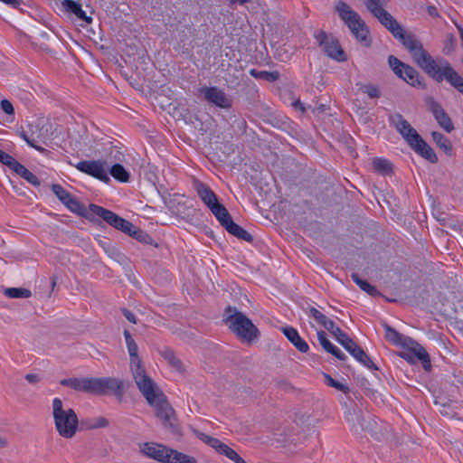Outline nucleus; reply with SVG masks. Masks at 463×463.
Instances as JSON below:
<instances>
[{
    "label": "nucleus",
    "mask_w": 463,
    "mask_h": 463,
    "mask_svg": "<svg viewBox=\"0 0 463 463\" xmlns=\"http://www.w3.org/2000/svg\"><path fill=\"white\" fill-rule=\"evenodd\" d=\"M278 384L281 390L286 391V392L293 389V386L285 381L279 382Z\"/></svg>",
    "instance_id": "nucleus-55"
},
{
    "label": "nucleus",
    "mask_w": 463,
    "mask_h": 463,
    "mask_svg": "<svg viewBox=\"0 0 463 463\" xmlns=\"http://www.w3.org/2000/svg\"><path fill=\"white\" fill-rule=\"evenodd\" d=\"M324 377H325V383L328 386L333 387L344 393H348L350 392V388L347 384L333 379L331 375H329L327 373H324Z\"/></svg>",
    "instance_id": "nucleus-40"
},
{
    "label": "nucleus",
    "mask_w": 463,
    "mask_h": 463,
    "mask_svg": "<svg viewBox=\"0 0 463 463\" xmlns=\"http://www.w3.org/2000/svg\"><path fill=\"white\" fill-rule=\"evenodd\" d=\"M167 203L168 208H170V209H171V208H172V206L169 204V203H170V202H169V203Z\"/></svg>",
    "instance_id": "nucleus-62"
},
{
    "label": "nucleus",
    "mask_w": 463,
    "mask_h": 463,
    "mask_svg": "<svg viewBox=\"0 0 463 463\" xmlns=\"http://www.w3.org/2000/svg\"><path fill=\"white\" fill-rule=\"evenodd\" d=\"M329 331L337 340V342L345 349L350 347V345H353L354 340L349 337V335L344 332L339 326H337L335 323L333 324V328L328 329Z\"/></svg>",
    "instance_id": "nucleus-28"
},
{
    "label": "nucleus",
    "mask_w": 463,
    "mask_h": 463,
    "mask_svg": "<svg viewBox=\"0 0 463 463\" xmlns=\"http://www.w3.org/2000/svg\"><path fill=\"white\" fill-rule=\"evenodd\" d=\"M308 315L311 316L318 324H320L326 330L333 328V320L329 319L321 313L318 309L314 307H310L308 309Z\"/></svg>",
    "instance_id": "nucleus-30"
},
{
    "label": "nucleus",
    "mask_w": 463,
    "mask_h": 463,
    "mask_svg": "<svg viewBox=\"0 0 463 463\" xmlns=\"http://www.w3.org/2000/svg\"><path fill=\"white\" fill-rule=\"evenodd\" d=\"M223 322L243 343L250 344L260 336V331L252 321L236 307L229 306L225 308Z\"/></svg>",
    "instance_id": "nucleus-3"
},
{
    "label": "nucleus",
    "mask_w": 463,
    "mask_h": 463,
    "mask_svg": "<svg viewBox=\"0 0 463 463\" xmlns=\"http://www.w3.org/2000/svg\"><path fill=\"white\" fill-rule=\"evenodd\" d=\"M201 93L204 99L221 109H229L232 106V99L224 90L217 87H203Z\"/></svg>",
    "instance_id": "nucleus-13"
},
{
    "label": "nucleus",
    "mask_w": 463,
    "mask_h": 463,
    "mask_svg": "<svg viewBox=\"0 0 463 463\" xmlns=\"http://www.w3.org/2000/svg\"><path fill=\"white\" fill-rule=\"evenodd\" d=\"M9 445L8 439L3 436H0V449H5Z\"/></svg>",
    "instance_id": "nucleus-58"
},
{
    "label": "nucleus",
    "mask_w": 463,
    "mask_h": 463,
    "mask_svg": "<svg viewBox=\"0 0 463 463\" xmlns=\"http://www.w3.org/2000/svg\"><path fill=\"white\" fill-rule=\"evenodd\" d=\"M160 354L176 371H178V372L184 371V366L182 361L175 355V352L172 349H170L168 347H165L163 350L160 351Z\"/></svg>",
    "instance_id": "nucleus-27"
},
{
    "label": "nucleus",
    "mask_w": 463,
    "mask_h": 463,
    "mask_svg": "<svg viewBox=\"0 0 463 463\" xmlns=\"http://www.w3.org/2000/svg\"><path fill=\"white\" fill-rule=\"evenodd\" d=\"M388 63L393 72L410 85L413 87H425V84L422 83V80L420 78L419 72L413 67L401 61L393 55L388 57Z\"/></svg>",
    "instance_id": "nucleus-9"
},
{
    "label": "nucleus",
    "mask_w": 463,
    "mask_h": 463,
    "mask_svg": "<svg viewBox=\"0 0 463 463\" xmlns=\"http://www.w3.org/2000/svg\"><path fill=\"white\" fill-rule=\"evenodd\" d=\"M52 191L62 203L71 195L67 190L58 184L52 185Z\"/></svg>",
    "instance_id": "nucleus-43"
},
{
    "label": "nucleus",
    "mask_w": 463,
    "mask_h": 463,
    "mask_svg": "<svg viewBox=\"0 0 463 463\" xmlns=\"http://www.w3.org/2000/svg\"><path fill=\"white\" fill-rule=\"evenodd\" d=\"M148 392L150 394L144 398L149 405L155 407L156 417L162 421L165 428L174 430L175 411L167 402L165 395L157 385L152 387Z\"/></svg>",
    "instance_id": "nucleus-6"
},
{
    "label": "nucleus",
    "mask_w": 463,
    "mask_h": 463,
    "mask_svg": "<svg viewBox=\"0 0 463 463\" xmlns=\"http://www.w3.org/2000/svg\"><path fill=\"white\" fill-rule=\"evenodd\" d=\"M411 350L414 354V355L421 362L422 367L425 371H430L431 368V363L430 359V355L427 351L422 347L419 343L411 340Z\"/></svg>",
    "instance_id": "nucleus-23"
},
{
    "label": "nucleus",
    "mask_w": 463,
    "mask_h": 463,
    "mask_svg": "<svg viewBox=\"0 0 463 463\" xmlns=\"http://www.w3.org/2000/svg\"><path fill=\"white\" fill-rule=\"evenodd\" d=\"M374 170L381 175H389L392 171V166L390 161L383 158H374L373 161Z\"/></svg>",
    "instance_id": "nucleus-36"
},
{
    "label": "nucleus",
    "mask_w": 463,
    "mask_h": 463,
    "mask_svg": "<svg viewBox=\"0 0 463 463\" xmlns=\"http://www.w3.org/2000/svg\"><path fill=\"white\" fill-rule=\"evenodd\" d=\"M122 313L124 315V317L130 322V323H133V324H136L137 323V318H136V316L128 309L127 308H123L122 309Z\"/></svg>",
    "instance_id": "nucleus-52"
},
{
    "label": "nucleus",
    "mask_w": 463,
    "mask_h": 463,
    "mask_svg": "<svg viewBox=\"0 0 463 463\" xmlns=\"http://www.w3.org/2000/svg\"><path fill=\"white\" fill-rule=\"evenodd\" d=\"M109 422L105 417H98L94 419L88 426L87 429L89 430H95V429H101V428H107L109 426Z\"/></svg>",
    "instance_id": "nucleus-47"
},
{
    "label": "nucleus",
    "mask_w": 463,
    "mask_h": 463,
    "mask_svg": "<svg viewBox=\"0 0 463 463\" xmlns=\"http://www.w3.org/2000/svg\"><path fill=\"white\" fill-rule=\"evenodd\" d=\"M196 435L203 442L216 449L220 454L226 446V444L222 443L220 439L203 432L196 431Z\"/></svg>",
    "instance_id": "nucleus-32"
},
{
    "label": "nucleus",
    "mask_w": 463,
    "mask_h": 463,
    "mask_svg": "<svg viewBox=\"0 0 463 463\" xmlns=\"http://www.w3.org/2000/svg\"><path fill=\"white\" fill-rule=\"evenodd\" d=\"M388 120L418 155L430 163L434 164L438 162V156L434 150L423 140L420 135L411 126L402 114H390Z\"/></svg>",
    "instance_id": "nucleus-2"
},
{
    "label": "nucleus",
    "mask_w": 463,
    "mask_h": 463,
    "mask_svg": "<svg viewBox=\"0 0 463 463\" xmlns=\"http://www.w3.org/2000/svg\"><path fill=\"white\" fill-rule=\"evenodd\" d=\"M323 51L328 57L335 61H346L345 52L341 48L339 42L335 38H330L329 42L324 46Z\"/></svg>",
    "instance_id": "nucleus-19"
},
{
    "label": "nucleus",
    "mask_w": 463,
    "mask_h": 463,
    "mask_svg": "<svg viewBox=\"0 0 463 463\" xmlns=\"http://www.w3.org/2000/svg\"><path fill=\"white\" fill-rule=\"evenodd\" d=\"M0 106H1L2 110L5 114H7L9 116L14 115V109L13 104L10 102V100H8L6 99H2L0 102Z\"/></svg>",
    "instance_id": "nucleus-48"
},
{
    "label": "nucleus",
    "mask_w": 463,
    "mask_h": 463,
    "mask_svg": "<svg viewBox=\"0 0 463 463\" xmlns=\"http://www.w3.org/2000/svg\"><path fill=\"white\" fill-rule=\"evenodd\" d=\"M29 129H30V132H31L30 136H28L24 131H22L21 137L30 146L33 147L37 151L42 152V153L44 152L45 149L43 146H40L36 145V142H39V141L43 140V138H41V135L40 134L35 136V133L38 130V126L37 125L30 124L29 125Z\"/></svg>",
    "instance_id": "nucleus-24"
},
{
    "label": "nucleus",
    "mask_w": 463,
    "mask_h": 463,
    "mask_svg": "<svg viewBox=\"0 0 463 463\" xmlns=\"http://www.w3.org/2000/svg\"><path fill=\"white\" fill-rule=\"evenodd\" d=\"M230 1L233 4H239V5H244L248 2H250V0H230Z\"/></svg>",
    "instance_id": "nucleus-59"
},
{
    "label": "nucleus",
    "mask_w": 463,
    "mask_h": 463,
    "mask_svg": "<svg viewBox=\"0 0 463 463\" xmlns=\"http://www.w3.org/2000/svg\"><path fill=\"white\" fill-rule=\"evenodd\" d=\"M209 209L222 227L228 223L229 220L232 219L225 206L219 202L213 204Z\"/></svg>",
    "instance_id": "nucleus-25"
},
{
    "label": "nucleus",
    "mask_w": 463,
    "mask_h": 463,
    "mask_svg": "<svg viewBox=\"0 0 463 463\" xmlns=\"http://www.w3.org/2000/svg\"><path fill=\"white\" fill-rule=\"evenodd\" d=\"M127 234L145 244H152L153 239L151 236L135 225L134 228Z\"/></svg>",
    "instance_id": "nucleus-39"
},
{
    "label": "nucleus",
    "mask_w": 463,
    "mask_h": 463,
    "mask_svg": "<svg viewBox=\"0 0 463 463\" xmlns=\"http://www.w3.org/2000/svg\"><path fill=\"white\" fill-rule=\"evenodd\" d=\"M250 74L256 79H262L269 82H274L278 80L280 77V73L278 71H266L252 69L250 71Z\"/></svg>",
    "instance_id": "nucleus-34"
},
{
    "label": "nucleus",
    "mask_w": 463,
    "mask_h": 463,
    "mask_svg": "<svg viewBox=\"0 0 463 463\" xmlns=\"http://www.w3.org/2000/svg\"><path fill=\"white\" fill-rule=\"evenodd\" d=\"M127 348L129 357L138 354V347L135 341L133 343L128 344Z\"/></svg>",
    "instance_id": "nucleus-51"
},
{
    "label": "nucleus",
    "mask_w": 463,
    "mask_h": 463,
    "mask_svg": "<svg viewBox=\"0 0 463 463\" xmlns=\"http://www.w3.org/2000/svg\"><path fill=\"white\" fill-rule=\"evenodd\" d=\"M0 162L3 165L8 166L14 172L16 170V168L20 165V163L17 160H15L13 156H11L10 155L2 151L1 149H0Z\"/></svg>",
    "instance_id": "nucleus-41"
},
{
    "label": "nucleus",
    "mask_w": 463,
    "mask_h": 463,
    "mask_svg": "<svg viewBox=\"0 0 463 463\" xmlns=\"http://www.w3.org/2000/svg\"><path fill=\"white\" fill-rule=\"evenodd\" d=\"M352 279L355 284H357L361 289L368 293L370 296L376 297L380 296L379 290L370 283H368L366 280L362 279L358 274H352Z\"/></svg>",
    "instance_id": "nucleus-33"
},
{
    "label": "nucleus",
    "mask_w": 463,
    "mask_h": 463,
    "mask_svg": "<svg viewBox=\"0 0 463 463\" xmlns=\"http://www.w3.org/2000/svg\"><path fill=\"white\" fill-rule=\"evenodd\" d=\"M194 188L208 208L218 202V198L214 192L204 183L195 179L194 181Z\"/></svg>",
    "instance_id": "nucleus-16"
},
{
    "label": "nucleus",
    "mask_w": 463,
    "mask_h": 463,
    "mask_svg": "<svg viewBox=\"0 0 463 463\" xmlns=\"http://www.w3.org/2000/svg\"><path fill=\"white\" fill-rule=\"evenodd\" d=\"M345 350L350 353L357 361H362V358H366V353L356 345L354 341L353 345H350V347L345 348Z\"/></svg>",
    "instance_id": "nucleus-46"
},
{
    "label": "nucleus",
    "mask_w": 463,
    "mask_h": 463,
    "mask_svg": "<svg viewBox=\"0 0 463 463\" xmlns=\"http://www.w3.org/2000/svg\"><path fill=\"white\" fill-rule=\"evenodd\" d=\"M432 138L436 145L442 149L447 155H451L452 146L450 141L440 132L433 131Z\"/></svg>",
    "instance_id": "nucleus-31"
},
{
    "label": "nucleus",
    "mask_w": 463,
    "mask_h": 463,
    "mask_svg": "<svg viewBox=\"0 0 463 463\" xmlns=\"http://www.w3.org/2000/svg\"><path fill=\"white\" fill-rule=\"evenodd\" d=\"M24 379L32 385L36 386L43 380L42 376L39 373H26L24 375Z\"/></svg>",
    "instance_id": "nucleus-49"
},
{
    "label": "nucleus",
    "mask_w": 463,
    "mask_h": 463,
    "mask_svg": "<svg viewBox=\"0 0 463 463\" xmlns=\"http://www.w3.org/2000/svg\"><path fill=\"white\" fill-rule=\"evenodd\" d=\"M56 285V279L55 278H52V288Z\"/></svg>",
    "instance_id": "nucleus-61"
},
{
    "label": "nucleus",
    "mask_w": 463,
    "mask_h": 463,
    "mask_svg": "<svg viewBox=\"0 0 463 463\" xmlns=\"http://www.w3.org/2000/svg\"><path fill=\"white\" fill-rule=\"evenodd\" d=\"M62 386L70 387L77 392L91 394L92 377L85 378H65L60 381Z\"/></svg>",
    "instance_id": "nucleus-15"
},
{
    "label": "nucleus",
    "mask_w": 463,
    "mask_h": 463,
    "mask_svg": "<svg viewBox=\"0 0 463 463\" xmlns=\"http://www.w3.org/2000/svg\"><path fill=\"white\" fill-rule=\"evenodd\" d=\"M76 168L89 175H91L102 182L109 183V177L108 175V164L106 161L101 160H84L80 161Z\"/></svg>",
    "instance_id": "nucleus-11"
},
{
    "label": "nucleus",
    "mask_w": 463,
    "mask_h": 463,
    "mask_svg": "<svg viewBox=\"0 0 463 463\" xmlns=\"http://www.w3.org/2000/svg\"><path fill=\"white\" fill-rule=\"evenodd\" d=\"M359 90L371 99H377L381 96L380 88L373 84H361Z\"/></svg>",
    "instance_id": "nucleus-42"
},
{
    "label": "nucleus",
    "mask_w": 463,
    "mask_h": 463,
    "mask_svg": "<svg viewBox=\"0 0 463 463\" xmlns=\"http://www.w3.org/2000/svg\"><path fill=\"white\" fill-rule=\"evenodd\" d=\"M18 175H20L22 178L26 180L28 183L34 186H39L41 184L40 180L38 177L33 175L32 172H30L24 165L22 164L19 165V166L14 171Z\"/></svg>",
    "instance_id": "nucleus-35"
},
{
    "label": "nucleus",
    "mask_w": 463,
    "mask_h": 463,
    "mask_svg": "<svg viewBox=\"0 0 463 463\" xmlns=\"http://www.w3.org/2000/svg\"><path fill=\"white\" fill-rule=\"evenodd\" d=\"M52 415L56 430L59 435L65 439H71L78 430V417L73 409L63 408L60 398L52 400Z\"/></svg>",
    "instance_id": "nucleus-4"
},
{
    "label": "nucleus",
    "mask_w": 463,
    "mask_h": 463,
    "mask_svg": "<svg viewBox=\"0 0 463 463\" xmlns=\"http://www.w3.org/2000/svg\"><path fill=\"white\" fill-rule=\"evenodd\" d=\"M110 175L118 181L126 183L129 179V174L120 164H114L110 170Z\"/></svg>",
    "instance_id": "nucleus-37"
},
{
    "label": "nucleus",
    "mask_w": 463,
    "mask_h": 463,
    "mask_svg": "<svg viewBox=\"0 0 463 463\" xmlns=\"http://www.w3.org/2000/svg\"><path fill=\"white\" fill-rule=\"evenodd\" d=\"M281 331L298 351L301 353H307L308 351V344L299 335L296 328L285 326L281 327Z\"/></svg>",
    "instance_id": "nucleus-17"
},
{
    "label": "nucleus",
    "mask_w": 463,
    "mask_h": 463,
    "mask_svg": "<svg viewBox=\"0 0 463 463\" xmlns=\"http://www.w3.org/2000/svg\"><path fill=\"white\" fill-rule=\"evenodd\" d=\"M5 295L10 298H28L32 296V292L23 288H8L5 289Z\"/></svg>",
    "instance_id": "nucleus-38"
},
{
    "label": "nucleus",
    "mask_w": 463,
    "mask_h": 463,
    "mask_svg": "<svg viewBox=\"0 0 463 463\" xmlns=\"http://www.w3.org/2000/svg\"><path fill=\"white\" fill-rule=\"evenodd\" d=\"M384 329L386 333L385 337L387 340L394 344H399L401 342L402 335L400 333H398L394 328H392L389 325H384Z\"/></svg>",
    "instance_id": "nucleus-44"
},
{
    "label": "nucleus",
    "mask_w": 463,
    "mask_h": 463,
    "mask_svg": "<svg viewBox=\"0 0 463 463\" xmlns=\"http://www.w3.org/2000/svg\"><path fill=\"white\" fill-rule=\"evenodd\" d=\"M368 11L383 25L392 36L409 51L414 62L434 81L446 80L463 95V77L444 58L434 59L422 46L415 35L407 33L397 20L384 9L386 0H365Z\"/></svg>",
    "instance_id": "nucleus-1"
},
{
    "label": "nucleus",
    "mask_w": 463,
    "mask_h": 463,
    "mask_svg": "<svg viewBox=\"0 0 463 463\" xmlns=\"http://www.w3.org/2000/svg\"><path fill=\"white\" fill-rule=\"evenodd\" d=\"M128 385L124 380L116 377H92L91 394L106 395L113 393L116 399L121 402Z\"/></svg>",
    "instance_id": "nucleus-7"
},
{
    "label": "nucleus",
    "mask_w": 463,
    "mask_h": 463,
    "mask_svg": "<svg viewBox=\"0 0 463 463\" xmlns=\"http://www.w3.org/2000/svg\"><path fill=\"white\" fill-rule=\"evenodd\" d=\"M221 454L225 455L229 459L232 460L234 463H246V461L228 445L225 446Z\"/></svg>",
    "instance_id": "nucleus-45"
},
{
    "label": "nucleus",
    "mask_w": 463,
    "mask_h": 463,
    "mask_svg": "<svg viewBox=\"0 0 463 463\" xmlns=\"http://www.w3.org/2000/svg\"><path fill=\"white\" fill-rule=\"evenodd\" d=\"M295 106H298V108H300V109H301L302 111H304V110H305V109L302 107V105H301L298 101L295 103Z\"/></svg>",
    "instance_id": "nucleus-60"
},
{
    "label": "nucleus",
    "mask_w": 463,
    "mask_h": 463,
    "mask_svg": "<svg viewBox=\"0 0 463 463\" xmlns=\"http://www.w3.org/2000/svg\"><path fill=\"white\" fill-rule=\"evenodd\" d=\"M123 335L125 337L126 345L133 343L135 341L128 330L125 329Z\"/></svg>",
    "instance_id": "nucleus-57"
},
{
    "label": "nucleus",
    "mask_w": 463,
    "mask_h": 463,
    "mask_svg": "<svg viewBox=\"0 0 463 463\" xmlns=\"http://www.w3.org/2000/svg\"><path fill=\"white\" fill-rule=\"evenodd\" d=\"M1 2L5 3V5L16 8L20 5L21 1L20 0H0Z\"/></svg>",
    "instance_id": "nucleus-54"
},
{
    "label": "nucleus",
    "mask_w": 463,
    "mask_h": 463,
    "mask_svg": "<svg viewBox=\"0 0 463 463\" xmlns=\"http://www.w3.org/2000/svg\"><path fill=\"white\" fill-rule=\"evenodd\" d=\"M346 420L352 425L356 431L364 430V418L361 411L356 408H350L345 413Z\"/></svg>",
    "instance_id": "nucleus-26"
},
{
    "label": "nucleus",
    "mask_w": 463,
    "mask_h": 463,
    "mask_svg": "<svg viewBox=\"0 0 463 463\" xmlns=\"http://www.w3.org/2000/svg\"><path fill=\"white\" fill-rule=\"evenodd\" d=\"M61 5L66 13L73 14L76 18L88 24L92 22V18L86 14L80 3L74 0H63Z\"/></svg>",
    "instance_id": "nucleus-18"
},
{
    "label": "nucleus",
    "mask_w": 463,
    "mask_h": 463,
    "mask_svg": "<svg viewBox=\"0 0 463 463\" xmlns=\"http://www.w3.org/2000/svg\"><path fill=\"white\" fill-rule=\"evenodd\" d=\"M425 104L428 109L432 113L439 126L446 132L450 133L454 129V125L450 117L447 114L441 105L432 97L426 98Z\"/></svg>",
    "instance_id": "nucleus-12"
},
{
    "label": "nucleus",
    "mask_w": 463,
    "mask_h": 463,
    "mask_svg": "<svg viewBox=\"0 0 463 463\" xmlns=\"http://www.w3.org/2000/svg\"><path fill=\"white\" fill-rule=\"evenodd\" d=\"M364 366L377 370V366L374 364V363L371 360V358L366 354V358H362V361H359Z\"/></svg>",
    "instance_id": "nucleus-53"
},
{
    "label": "nucleus",
    "mask_w": 463,
    "mask_h": 463,
    "mask_svg": "<svg viewBox=\"0 0 463 463\" xmlns=\"http://www.w3.org/2000/svg\"><path fill=\"white\" fill-rule=\"evenodd\" d=\"M317 41L319 43V46L323 47L326 45V43L329 42L330 39L327 38L325 32H320L317 36Z\"/></svg>",
    "instance_id": "nucleus-50"
},
{
    "label": "nucleus",
    "mask_w": 463,
    "mask_h": 463,
    "mask_svg": "<svg viewBox=\"0 0 463 463\" xmlns=\"http://www.w3.org/2000/svg\"><path fill=\"white\" fill-rule=\"evenodd\" d=\"M335 9L340 19L346 24L356 40L369 46L370 41H368V35L370 32L360 14L344 1H338Z\"/></svg>",
    "instance_id": "nucleus-5"
},
{
    "label": "nucleus",
    "mask_w": 463,
    "mask_h": 463,
    "mask_svg": "<svg viewBox=\"0 0 463 463\" xmlns=\"http://www.w3.org/2000/svg\"><path fill=\"white\" fill-rule=\"evenodd\" d=\"M166 463H197V460L194 457L170 449Z\"/></svg>",
    "instance_id": "nucleus-29"
},
{
    "label": "nucleus",
    "mask_w": 463,
    "mask_h": 463,
    "mask_svg": "<svg viewBox=\"0 0 463 463\" xmlns=\"http://www.w3.org/2000/svg\"><path fill=\"white\" fill-rule=\"evenodd\" d=\"M129 358L130 369L137 389L143 396H148L150 394L148 391H151V388L156 385V383L146 374L143 362L138 354Z\"/></svg>",
    "instance_id": "nucleus-8"
},
{
    "label": "nucleus",
    "mask_w": 463,
    "mask_h": 463,
    "mask_svg": "<svg viewBox=\"0 0 463 463\" xmlns=\"http://www.w3.org/2000/svg\"><path fill=\"white\" fill-rule=\"evenodd\" d=\"M317 339L320 345L326 352L331 354L338 360L344 361L346 359V355L327 339L326 334L324 331H317Z\"/></svg>",
    "instance_id": "nucleus-20"
},
{
    "label": "nucleus",
    "mask_w": 463,
    "mask_h": 463,
    "mask_svg": "<svg viewBox=\"0 0 463 463\" xmlns=\"http://www.w3.org/2000/svg\"><path fill=\"white\" fill-rule=\"evenodd\" d=\"M90 211L92 213V214H94V216L96 215L100 217L108 224L111 225L117 230L123 232L126 234L134 228V224L128 220L97 204L90 203Z\"/></svg>",
    "instance_id": "nucleus-10"
},
{
    "label": "nucleus",
    "mask_w": 463,
    "mask_h": 463,
    "mask_svg": "<svg viewBox=\"0 0 463 463\" xmlns=\"http://www.w3.org/2000/svg\"><path fill=\"white\" fill-rule=\"evenodd\" d=\"M63 204L72 213H75L82 217H85L87 219H91L94 214L89 210L86 209V207L81 204L75 197L71 195L69 199H67Z\"/></svg>",
    "instance_id": "nucleus-21"
},
{
    "label": "nucleus",
    "mask_w": 463,
    "mask_h": 463,
    "mask_svg": "<svg viewBox=\"0 0 463 463\" xmlns=\"http://www.w3.org/2000/svg\"><path fill=\"white\" fill-rule=\"evenodd\" d=\"M427 12L432 17H438L439 16L438 9L434 5H429L427 7Z\"/></svg>",
    "instance_id": "nucleus-56"
},
{
    "label": "nucleus",
    "mask_w": 463,
    "mask_h": 463,
    "mask_svg": "<svg viewBox=\"0 0 463 463\" xmlns=\"http://www.w3.org/2000/svg\"><path fill=\"white\" fill-rule=\"evenodd\" d=\"M223 228L232 235L236 238L245 241L247 242H251L253 241V237L250 232L244 230L241 226L235 223L233 220H229L228 223L223 226Z\"/></svg>",
    "instance_id": "nucleus-22"
},
{
    "label": "nucleus",
    "mask_w": 463,
    "mask_h": 463,
    "mask_svg": "<svg viewBox=\"0 0 463 463\" xmlns=\"http://www.w3.org/2000/svg\"><path fill=\"white\" fill-rule=\"evenodd\" d=\"M169 449L165 446L150 442H146L141 447V452L144 455L161 463L168 461Z\"/></svg>",
    "instance_id": "nucleus-14"
}]
</instances>
